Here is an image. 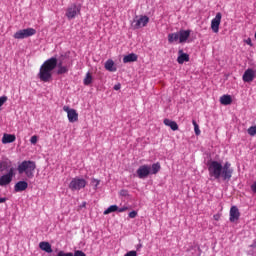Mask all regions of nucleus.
Returning <instances> with one entry per match:
<instances>
[{
  "mask_svg": "<svg viewBox=\"0 0 256 256\" xmlns=\"http://www.w3.org/2000/svg\"><path fill=\"white\" fill-rule=\"evenodd\" d=\"M151 169V174L152 175H156L157 173L160 172L161 170V165L159 162L155 163V164H152V166L150 167Z\"/></svg>",
  "mask_w": 256,
  "mask_h": 256,
  "instance_id": "24",
  "label": "nucleus"
},
{
  "mask_svg": "<svg viewBox=\"0 0 256 256\" xmlns=\"http://www.w3.org/2000/svg\"><path fill=\"white\" fill-rule=\"evenodd\" d=\"M220 102L222 105H231V103H233V99L230 95L225 94L220 98Z\"/></svg>",
  "mask_w": 256,
  "mask_h": 256,
  "instance_id": "23",
  "label": "nucleus"
},
{
  "mask_svg": "<svg viewBox=\"0 0 256 256\" xmlns=\"http://www.w3.org/2000/svg\"><path fill=\"white\" fill-rule=\"evenodd\" d=\"M255 39H256V32H255Z\"/></svg>",
  "mask_w": 256,
  "mask_h": 256,
  "instance_id": "45",
  "label": "nucleus"
},
{
  "mask_svg": "<svg viewBox=\"0 0 256 256\" xmlns=\"http://www.w3.org/2000/svg\"><path fill=\"white\" fill-rule=\"evenodd\" d=\"M167 41H169L170 44H173V43L179 41L178 32L170 33L169 35H167Z\"/></svg>",
  "mask_w": 256,
  "mask_h": 256,
  "instance_id": "22",
  "label": "nucleus"
},
{
  "mask_svg": "<svg viewBox=\"0 0 256 256\" xmlns=\"http://www.w3.org/2000/svg\"><path fill=\"white\" fill-rule=\"evenodd\" d=\"M246 43H247V45H251V39H248V40L246 41Z\"/></svg>",
  "mask_w": 256,
  "mask_h": 256,
  "instance_id": "43",
  "label": "nucleus"
},
{
  "mask_svg": "<svg viewBox=\"0 0 256 256\" xmlns=\"http://www.w3.org/2000/svg\"><path fill=\"white\" fill-rule=\"evenodd\" d=\"M92 183H95V188L97 189V187L100 185V180L93 178Z\"/></svg>",
  "mask_w": 256,
  "mask_h": 256,
  "instance_id": "37",
  "label": "nucleus"
},
{
  "mask_svg": "<svg viewBox=\"0 0 256 256\" xmlns=\"http://www.w3.org/2000/svg\"><path fill=\"white\" fill-rule=\"evenodd\" d=\"M192 124L194 126L195 135L199 136L201 132H200V129H199V125L197 124V121L193 120Z\"/></svg>",
  "mask_w": 256,
  "mask_h": 256,
  "instance_id": "27",
  "label": "nucleus"
},
{
  "mask_svg": "<svg viewBox=\"0 0 256 256\" xmlns=\"http://www.w3.org/2000/svg\"><path fill=\"white\" fill-rule=\"evenodd\" d=\"M149 22V18L147 16H141L140 18H138L137 20H134V28L135 29H141L146 27V25Z\"/></svg>",
  "mask_w": 256,
  "mask_h": 256,
  "instance_id": "12",
  "label": "nucleus"
},
{
  "mask_svg": "<svg viewBox=\"0 0 256 256\" xmlns=\"http://www.w3.org/2000/svg\"><path fill=\"white\" fill-rule=\"evenodd\" d=\"M16 140V137L14 134H3L2 137V143L3 144H8V143H14Z\"/></svg>",
  "mask_w": 256,
  "mask_h": 256,
  "instance_id": "17",
  "label": "nucleus"
},
{
  "mask_svg": "<svg viewBox=\"0 0 256 256\" xmlns=\"http://www.w3.org/2000/svg\"><path fill=\"white\" fill-rule=\"evenodd\" d=\"M136 174H137L138 178H140V179L147 178L148 175L151 174V166L141 165L140 167H138Z\"/></svg>",
  "mask_w": 256,
  "mask_h": 256,
  "instance_id": "10",
  "label": "nucleus"
},
{
  "mask_svg": "<svg viewBox=\"0 0 256 256\" xmlns=\"http://www.w3.org/2000/svg\"><path fill=\"white\" fill-rule=\"evenodd\" d=\"M105 69L108 71V72H116L117 71V68L115 67V62L112 61L111 59L110 60H107L105 62Z\"/></svg>",
  "mask_w": 256,
  "mask_h": 256,
  "instance_id": "19",
  "label": "nucleus"
},
{
  "mask_svg": "<svg viewBox=\"0 0 256 256\" xmlns=\"http://www.w3.org/2000/svg\"><path fill=\"white\" fill-rule=\"evenodd\" d=\"M221 20H222V14L221 12H218L215 16V18H213L211 20V30L212 32H214L215 34L219 33V28H220V24H221Z\"/></svg>",
  "mask_w": 256,
  "mask_h": 256,
  "instance_id": "9",
  "label": "nucleus"
},
{
  "mask_svg": "<svg viewBox=\"0 0 256 256\" xmlns=\"http://www.w3.org/2000/svg\"><path fill=\"white\" fill-rule=\"evenodd\" d=\"M141 247H142V245L138 244L136 249L139 250Z\"/></svg>",
  "mask_w": 256,
  "mask_h": 256,
  "instance_id": "44",
  "label": "nucleus"
},
{
  "mask_svg": "<svg viewBox=\"0 0 256 256\" xmlns=\"http://www.w3.org/2000/svg\"><path fill=\"white\" fill-rule=\"evenodd\" d=\"M214 219H215V221H219L220 220V215H214Z\"/></svg>",
  "mask_w": 256,
  "mask_h": 256,
  "instance_id": "42",
  "label": "nucleus"
},
{
  "mask_svg": "<svg viewBox=\"0 0 256 256\" xmlns=\"http://www.w3.org/2000/svg\"><path fill=\"white\" fill-rule=\"evenodd\" d=\"M178 58H177V62L180 64V65H183L185 62H189L190 61V56L189 54H186L183 52V50H179L178 51Z\"/></svg>",
  "mask_w": 256,
  "mask_h": 256,
  "instance_id": "15",
  "label": "nucleus"
},
{
  "mask_svg": "<svg viewBox=\"0 0 256 256\" xmlns=\"http://www.w3.org/2000/svg\"><path fill=\"white\" fill-rule=\"evenodd\" d=\"M6 201H7V199L5 197H0V203H4Z\"/></svg>",
  "mask_w": 256,
  "mask_h": 256,
  "instance_id": "41",
  "label": "nucleus"
},
{
  "mask_svg": "<svg viewBox=\"0 0 256 256\" xmlns=\"http://www.w3.org/2000/svg\"><path fill=\"white\" fill-rule=\"evenodd\" d=\"M207 166L209 176L215 180L222 178L223 181H230L231 177H233L234 170L231 168L229 162H225V164L222 165L220 162L212 160L208 162Z\"/></svg>",
  "mask_w": 256,
  "mask_h": 256,
  "instance_id": "2",
  "label": "nucleus"
},
{
  "mask_svg": "<svg viewBox=\"0 0 256 256\" xmlns=\"http://www.w3.org/2000/svg\"><path fill=\"white\" fill-rule=\"evenodd\" d=\"M58 67V70H56V74L63 75L68 73V67L63 66L62 62H59L56 57H51L47 59L43 65L40 66L38 78L40 81H43L44 83L50 82L52 79V71H54Z\"/></svg>",
  "mask_w": 256,
  "mask_h": 256,
  "instance_id": "1",
  "label": "nucleus"
},
{
  "mask_svg": "<svg viewBox=\"0 0 256 256\" xmlns=\"http://www.w3.org/2000/svg\"><path fill=\"white\" fill-rule=\"evenodd\" d=\"M35 169L36 163L30 160L23 161L17 167L18 174L22 175L24 173L29 179H32L34 177Z\"/></svg>",
  "mask_w": 256,
  "mask_h": 256,
  "instance_id": "3",
  "label": "nucleus"
},
{
  "mask_svg": "<svg viewBox=\"0 0 256 256\" xmlns=\"http://www.w3.org/2000/svg\"><path fill=\"white\" fill-rule=\"evenodd\" d=\"M118 211V206L117 205H111L110 207H108L105 211H104V215H108L114 212Z\"/></svg>",
  "mask_w": 256,
  "mask_h": 256,
  "instance_id": "26",
  "label": "nucleus"
},
{
  "mask_svg": "<svg viewBox=\"0 0 256 256\" xmlns=\"http://www.w3.org/2000/svg\"><path fill=\"white\" fill-rule=\"evenodd\" d=\"M5 169H7V163L5 161H1L0 162V170L4 171Z\"/></svg>",
  "mask_w": 256,
  "mask_h": 256,
  "instance_id": "33",
  "label": "nucleus"
},
{
  "mask_svg": "<svg viewBox=\"0 0 256 256\" xmlns=\"http://www.w3.org/2000/svg\"><path fill=\"white\" fill-rule=\"evenodd\" d=\"M120 195L126 197L129 195V192L127 190H121Z\"/></svg>",
  "mask_w": 256,
  "mask_h": 256,
  "instance_id": "38",
  "label": "nucleus"
},
{
  "mask_svg": "<svg viewBox=\"0 0 256 256\" xmlns=\"http://www.w3.org/2000/svg\"><path fill=\"white\" fill-rule=\"evenodd\" d=\"M177 33L179 37V43L183 44L190 38L191 30H179Z\"/></svg>",
  "mask_w": 256,
  "mask_h": 256,
  "instance_id": "13",
  "label": "nucleus"
},
{
  "mask_svg": "<svg viewBox=\"0 0 256 256\" xmlns=\"http://www.w3.org/2000/svg\"><path fill=\"white\" fill-rule=\"evenodd\" d=\"M8 97L6 95H3L0 97V108L3 107V105L7 102Z\"/></svg>",
  "mask_w": 256,
  "mask_h": 256,
  "instance_id": "29",
  "label": "nucleus"
},
{
  "mask_svg": "<svg viewBox=\"0 0 256 256\" xmlns=\"http://www.w3.org/2000/svg\"><path fill=\"white\" fill-rule=\"evenodd\" d=\"M33 35H36V30L33 29V28H26L24 30H18L14 34V38L17 39V40H22V39L29 38Z\"/></svg>",
  "mask_w": 256,
  "mask_h": 256,
  "instance_id": "6",
  "label": "nucleus"
},
{
  "mask_svg": "<svg viewBox=\"0 0 256 256\" xmlns=\"http://www.w3.org/2000/svg\"><path fill=\"white\" fill-rule=\"evenodd\" d=\"M87 186V181L84 178H73L69 183V189L74 191H80L81 189H85Z\"/></svg>",
  "mask_w": 256,
  "mask_h": 256,
  "instance_id": "4",
  "label": "nucleus"
},
{
  "mask_svg": "<svg viewBox=\"0 0 256 256\" xmlns=\"http://www.w3.org/2000/svg\"><path fill=\"white\" fill-rule=\"evenodd\" d=\"M63 111L67 113V118L70 123L78 122L79 114L77 113V110L71 109L69 106H64Z\"/></svg>",
  "mask_w": 256,
  "mask_h": 256,
  "instance_id": "7",
  "label": "nucleus"
},
{
  "mask_svg": "<svg viewBox=\"0 0 256 256\" xmlns=\"http://www.w3.org/2000/svg\"><path fill=\"white\" fill-rule=\"evenodd\" d=\"M127 210H129V207L124 206V207L118 208L117 211H118L119 213H124V212H126Z\"/></svg>",
  "mask_w": 256,
  "mask_h": 256,
  "instance_id": "36",
  "label": "nucleus"
},
{
  "mask_svg": "<svg viewBox=\"0 0 256 256\" xmlns=\"http://www.w3.org/2000/svg\"><path fill=\"white\" fill-rule=\"evenodd\" d=\"M251 189L254 193H256V182L251 185Z\"/></svg>",
  "mask_w": 256,
  "mask_h": 256,
  "instance_id": "40",
  "label": "nucleus"
},
{
  "mask_svg": "<svg viewBox=\"0 0 256 256\" xmlns=\"http://www.w3.org/2000/svg\"><path fill=\"white\" fill-rule=\"evenodd\" d=\"M92 82H93V76H91V74H90L89 72L86 73L85 78H84V80H83L84 85L88 86V85H90Z\"/></svg>",
  "mask_w": 256,
  "mask_h": 256,
  "instance_id": "25",
  "label": "nucleus"
},
{
  "mask_svg": "<svg viewBox=\"0 0 256 256\" xmlns=\"http://www.w3.org/2000/svg\"><path fill=\"white\" fill-rule=\"evenodd\" d=\"M124 256H138V254L137 251L132 250L126 253Z\"/></svg>",
  "mask_w": 256,
  "mask_h": 256,
  "instance_id": "35",
  "label": "nucleus"
},
{
  "mask_svg": "<svg viewBox=\"0 0 256 256\" xmlns=\"http://www.w3.org/2000/svg\"><path fill=\"white\" fill-rule=\"evenodd\" d=\"M247 133L251 137H255L256 136V126H251L250 128H248Z\"/></svg>",
  "mask_w": 256,
  "mask_h": 256,
  "instance_id": "28",
  "label": "nucleus"
},
{
  "mask_svg": "<svg viewBox=\"0 0 256 256\" xmlns=\"http://www.w3.org/2000/svg\"><path fill=\"white\" fill-rule=\"evenodd\" d=\"M15 176L14 168H10L8 173L3 174L0 177V187H7L11 182L13 181V178Z\"/></svg>",
  "mask_w": 256,
  "mask_h": 256,
  "instance_id": "5",
  "label": "nucleus"
},
{
  "mask_svg": "<svg viewBox=\"0 0 256 256\" xmlns=\"http://www.w3.org/2000/svg\"><path fill=\"white\" fill-rule=\"evenodd\" d=\"M164 125L171 128L172 131H178V124L174 120L164 119Z\"/></svg>",
  "mask_w": 256,
  "mask_h": 256,
  "instance_id": "18",
  "label": "nucleus"
},
{
  "mask_svg": "<svg viewBox=\"0 0 256 256\" xmlns=\"http://www.w3.org/2000/svg\"><path fill=\"white\" fill-rule=\"evenodd\" d=\"M81 13V6H78L77 4H72V6L68 7L66 11V17L69 20H73Z\"/></svg>",
  "mask_w": 256,
  "mask_h": 256,
  "instance_id": "8",
  "label": "nucleus"
},
{
  "mask_svg": "<svg viewBox=\"0 0 256 256\" xmlns=\"http://www.w3.org/2000/svg\"><path fill=\"white\" fill-rule=\"evenodd\" d=\"M241 213L239 212L237 206H232L230 209V222H235L239 220Z\"/></svg>",
  "mask_w": 256,
  "mask_h": 256,
  "instance_id": "14",
  "label": "nucleus"
},
{
  "mask_svg": "<svg viewBox=\"0 0 256 256\" xmlns=\"http://www.w3.org/2000/svg\"><path fill=\"white\" fill-rule=\"evenodd\" d=\"M26 189H28V183L26 181H18L14 186L16 193L23 192Z\"/></svg>",
  "mask_w": 256,
  "mask_h": 256,
  "instance_id": "16",
  "label": "nucleus"
},
{
  "mask_svg": "<svg viewBox=\"0 0 256 256\" xmlns=\"http://www.w3.org/2000/svg\"><path fill=\"white\" fill-rule=\"evenodd\" d=\"M137 215H138V212H137V211H135V210H133V211L129 212V214H128V216H129V218H130V219H134V218H136V217H137Z\"/></svg>",
  "mask_w": 256,
  "mask_h": 256,
  "instance_id": "31",
  "label": "nucleus"
},
{
  "mask_svg": "<svg viewBox=\"0 0 256 256\" xmlns=\"http://www.w3.org/2000/svg\"><path fill=\"white\" fill-rule=\"evenodd\" d=\"M56 256H74V254L72 252H64V251H59L58 254H56Z\"/></svg>",
  "mask_w": 256,
  "mask_h": 256,
  "instance_id": "30",
  "label": "nucleus"
},
{
  "mask_svg": "<svg viewBox=\"0 0 256 256\" xmlns=\"http://www.w3.org/2000/svg\"><path fill=\"white\" fill-rule=\"evenodd\" d=\"M39 248L46 252V253H52V247L51 244L49 242H41L39 243Z\"/></svg>",
  "mask_w": 256,
  "mask_h": 256,
  "instance_id": "20",
  "label": "nucleus"
},
{
  "mask_svg": "<svg viewBox=\"0 0 256 256\" xmlns=\"http://www.w3.org/2000/svg\"><path fill=\"white\" fill-rule=\"evenodd\" d=\"M73 256H86L85 252L81 250H76L73 254Z\"/></svg>",
  "mask_w": 256,
  "mask_h": 256,
  "instance_id": "32",
  "label": "nucleus"
},
{
  "mask_svg": "<svg viewBox=\"0 0 256 256\" xmlns=\"http://www.w3.org/2000/svg\"><path fill=\"white\" fill-rule=\"evenodd\" d=\"M256 77V71L253 70L252 68L246 69L243 75V81L245 83H251Z\"/></svg>",
  "mask_w": 256,
  "mask_h": 256,
  "instance_id": "11",
  "label": "nucleus"
},
{
  "mask_svg": "<svg viewBox=\"0 0 256 256\" xmlns=\"http://www.w3.org/2000/svg\"><path fill=\"white\" fill-rule=\"evenodd\" d=\"M38 141V137L36 135H33L30 139L31 144L35 145Z\"/></svg>",
  "mask_w": 256,
  "mask_h": 256,
  "instance_id": "34",
  "label": "nucleus"
},
{
  "mask_svg": "<svg viewBox=\"0 0 256 256\" xmlns=\"http://www.w3.org/2000/svg\"><path fill=\"white\" fill-rule=\"evenodd\" d=\"M113 89H114L115 91L121 90V84L118 83V84L114 85Z\"/></svg>",
  "mask_w": 256,
  "mask_h": 256,
  "instance_id": "39",
  "label": "nucleus"
},
{
  "mask_svg": "<svg viewBox=\"0 0 256 256\" xmlns=\"http://www.w3.org/2000/svg\"><path fill=\"white\" fill-rule=\"evenodd\" d=\"M122 61L126 64V63H131V62H135L138 61V56L135 55L134 53L129 54L127 56H125Z\"/></svg>",
  "mask_w": 256,
  "mask_h": 256,
  "instance_id": "21",
  "label": "nucleus"
}]
</instances>
